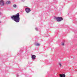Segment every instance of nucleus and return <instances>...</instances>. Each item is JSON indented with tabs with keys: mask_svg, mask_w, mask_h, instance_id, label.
Instances as JSON below:
<instances>
[{
	"mask_svg": "<svg viewBox=\"0 0 77 77\" xmlns=\"http://www.w3.org/2000/svg\"><path fill=\"white\" fill-rule=\"evenodd\" d=\"M35 30H36L37 31H38V28H35Z\"/></svg>",
	"mask_w": 77,
	"mask_h": 77,
	"instance_id": "9b49d317",
	"label": "nucleus"
},
{
	"mask_svg": "<svg viewBox=\"0 0 77 77\" xmlns=\"http://www.w3.org/2000/svg\"><path fill=\"white\" fill-rule=\"evenodd\" d=\"M35 45L36 46H40V44L39 43H37Z\"/></svg>",
	"mask_w": 77,
	"mask_h": 77,
	"instance_id": "1a4fd4ad",
	"label": "nucleus"
},
{
	"mask_svg": "<svg viewBox=\"0 0 77 77\" xmlns=\"http://www.w3.org/2000/svg\"><path fill=\"white\" fill-rule=\"evenodd\" d=\"M11 18L14 21H15L16 23H19L20 22V14L19 13H17L15 15L12 16L11 17Z\"/></svg>",
	"mask_w": 77,
	"mask_h": 77,
	"instance_id": "f257e3e1",
	"label": "nucleus"
},
{
	"mask_svg": "<svg viewBox=\"0 0 77 77\" xmlns=\"http://www.w3.org/2000/svg\"><path fill=\"white\" fill-rule=\"evenodd\" d=\"M55 19L57 22H60V21L63 20V18L62 17H56Z\"/></svg>",
	"mask_w": 77,
	"mask_h": 77,
	"instance_id": "f03ea898",
	"label": "nucleus"
},
{
	"mask_svg": "<svg viewBox=\"0 0 77 77\" xmlns=\"http://www.w3.org/2000/svg\"><path fill=\"white\" fill-rule=\"evenodd\" d=\"M31 57L32 60H35L36 59V55H33Z\"/></svg>",
	"mask_w": 77,
	"mask_h": 77,
	"instance_id": "39448f33",
	"label": "nucleus"
},
{
	"mask_svg": "<svg viewBox=\"0 0 77 77\" xmlns=\"http://www.w3.org/2000/svg\"><path fill=\"white\" fill-rule=\"evenodd\" d=\"M25 11L27 12V13H29L30 11H31V10H30V9L29 8H25Z\"/></svg>",
	"mask_w": 77,
	"mask_h": 77,
	"instance_id": "7ed1b4c3",
	"label": "nucleus"
},
{
	"mask_svg": "<svg viewBox=\"0 0 77 77\" xmlns=\"http://www.w3.org/2000/svg\"><path fill=\"white\" fill-rule=\"evenodd\" d=\"M22 2H24V0H22Z\"/></svg>",
	"mask_w": 77,
	"mask_h": 77,
	"instance_id": "ddd939ff",
	"label": "nucleus"
},
{
	"mask_svg": "<svg viewBox=\"0 0 77 77\" xmlns=\"http://www.w3.org/2000/svg\"><path fill=\"white\" fill-rule=\"evenodd\" d=\"M6 5H9V4H11V1H8L6 2Z\"/></svg>",
	"mask_w": 77,
	"mask_h": 77,
	"instance_id": "0eeeda50",
	"label": "nucleus"
},
{
	"mask_svg": "<svg viewBox=\"0 0 77 77\" xmlns=\"http://www.w3.org/2000/svg\"><path fill=\"white\" fill-rule=\"evenodd\" d=\"M65 74H60V75L59 77H65Z\"/></svg>",
	"mask_w": 77,
	"mask_h": 77,
	"instance_id": "423d86ee",
	"label": "nucleus"
},
{
	"mask_svg": "<svg viewBox=\"0 0 77 77\" xmlns=\"http://www.w3.org/2000/svg\"><path fill=\"white\" fill-rule=\"evenodd\" d=\"M64 45H65V43H64V42H62V45H63V46H64Z\"/></svg>",
	"mask_w": 77,
	"mask_h": 77,
	"instance_id": "9d476101",
	"label": "nucleus"
},
{
	"mask_svg": "<svg viewBox=\"0 0 77 77\" xmlns=\"http://www.w3.org/2000/svg\"><path fill=\"white\" fill-rule=\"evenodd\" d=\"M13 7L14 8H17V5H16V4H14L13 5Z\"/></svg>",
	"mask_w": 77,
	"mask_h": 77,
	"instance_id": "6e6552de",
	"label": "nucleus"
},
{
	"mask_svg": "<svg viewBox=\"0 0 77 77\" xmlns=\"http://www.w3.org/2000/svg\"><path fill=\"white\" fill-rule=\"evenodd\" d=\"M1 14V13L0 12V15Z\"/></svg>",
	"mask_w": 77,
	"mask_h": 77,
	"instance_id": "4468645a",
	"label": "nucleus"
},
{
	"mask_svg": "<svg viewBox=\"0 0 77 77\" xmlns=\"http://www.w3.org/2000/svg\"><path fill=\"white\" fill-rule=\"evenodd\" d=\"M5 5V2L3 0L0 1V6H4Z\"/></svg>",
	"mask_w": 77,
	"mask_h": 77,
	"instance_id": "20e7f679",
	"label": "nucleus"
},
{
	"mask_svg": "<svg viewBox=\"0 0 77 77\" xmlns=\"http://www.w3.org/2000/svg\"><path fill=\"white\" fill-rule=\"evenodd\" d=\"M59 65H60V66L61 67V66H62V64H61L60 63Z\"/></svg>",
	"mask_w": 77,
	"mask_h": 77,
	"instance_id": "f8f14e48",
	"label": "nucleus"
}]
</instances>
